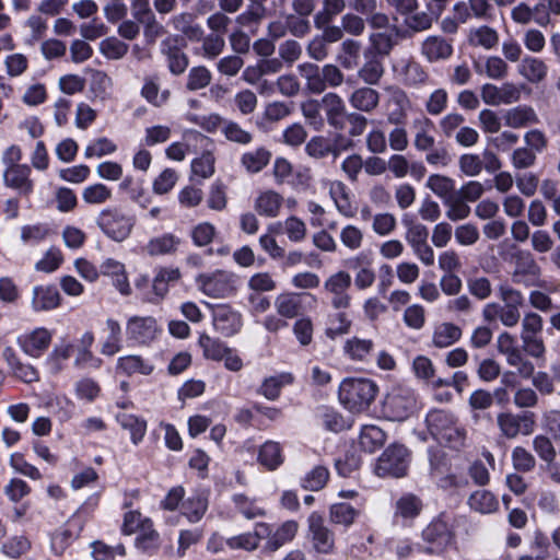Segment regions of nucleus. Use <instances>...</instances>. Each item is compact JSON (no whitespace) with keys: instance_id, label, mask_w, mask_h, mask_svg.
<instances>
[{"instance_id":"f257e3e1","label":"nucleus","mask_w":560,"mask_h":560,"mask_svg":"<svg viewBox=\"0 0 560 560\" xmlns=\"http://www.w3.org/2000/svg\"><path fill=\"white\" fill-rule=\"evenodd\" d=\"M377 385L368 378H345L339 385L340 402L351 412L365 411L377 394Z\"/></svg>"},{"instance_id":"6ab92c4d","label":"nucleus","mask_w":560,"mask_h":560,"mask_svg":"<svg viewBox=\"0 0 560 560\" xmlns=\"http://www.w3.org/2000/svg\"><path fill=\"white\" fill-rule=\"evenodd\" d=\"M213 326L225 337L236 334L241 326V315L226 305H219L213 311Z\"/></svg>"},{"instance_id":"09e8293b","label":"nucleus","mask_w":560,"mask_h":560,"mask_svg":"<svg viewBox=\"0 0 560 560\" xmlns=\"http://www.w3.org/2000/svg\"><path fill=\"white\" fill-rule=\"evenodd\" d=\"M270 152L265 148H258L244 153L241 158L242 165L249 173L260 172L270 161Z\"/></svg>"},{"instance_id":"4d7b16f0","label":"nucleus","mask_w":560,"mask_h":560,"mask_svg":"<svg viewBox=\"0 0 560 560\" xmlns=\"http://www.w3.org/2000/svg\"><path fill=\"white\" fill-rule=\"evenodd\" d=\"M232 500L236 510L247 520H254L265 515V510L258 506L254 499L245 494H234Z\"/></svg>"},{"instance_id":"5fc2aeb1","label":"nucleus","mask_w":560,"mask_h":560,"mask_svg":"<svg viewBox=\"0 0 560 560\" xmlns=\"http://www.w3.org/2000/svg\"><path fill=\"white\" fill-rule=\"evenodd\" d=\"M366 58L368 60L359 69L358 75L366 84H377L384 74V67L382 62L375 58V56H372L371 58L368 56Z\"/></svg>"},{"instance_id":"423d86ee","label":"nucleus","mask_w":560,"mask_h":560,"mask_svg":"<svg viewBox=\"0 0 560 560\" xmlns=\"http://www.w3.org/2000/svg\"><path fill=\"white\" fill-rule=\"evenodd\" d=\"M497 425L501 436L508 440H514L520 434L528 436L534 433L536 428L535 415L532 412H500L497 416Z\"/></svg>"},{"instance_id":"4468645a","label":"nucleus","mask_w":560,"mask_h":560,"mask_svg":"<svg viewBox=\"0 0 560 560\" xmlns=\"http://www.w3.org/2000/svg\"><path fill=\"white\" fill-rule=\"evenodd\" d=\"M453 52L452 40L442 35H429L420 44V54L430 63L445 61Z\"/></svg>"},{"instance_id":"338daca9","label":"nucleus","mask_w":560,"mask_h":560,"mask_svg":"<svg viewBox=\"0 0 560 560\" xmlns=\"http://www.w3.org/2000/svg\"><path fill=\"white\" fill-rule=\"evenodd\" d=\"M101 52L113 60L121 59L129 50V46L117 37H107L100 43Z\"/></svg>"},{"instance_id":"ddd939ff","label":"nucleus","mask_w":560,"mask_h":560,"mask_svg":"<svg viewBox=\"0 0 560 560\" xmlns=\"http://www.w3.org/2000/svg\"><path fill=\"white\" fill-rule=\"evenodd\" d=\"M522 86L505 82L498 86L486 83L481 86V98L487 105L499 106L516 103L521 98Z\"/></svg>"},{"instance_id":"9b49d317","label":"nucleus","mask_w":560,"mask_h":560,"mask_svg":"<svg viewBox=\"0 0 560 560\" xmlns=\"http://www.w3.org/2000/svg\"><path fill=\"white\" fill-rule=\"evenodd\" d=\"M308 536L314 549L324 555H329L335 549V535L326 525L324 517L313 512L307 518Z\"/></svg>"},{"instance_id":"2f4dec72","label":"nucleus","mask_w":560,"mask_h":560,"mask_svg":"<svg viewBox=\"0 0 560 560\" xmlns=\"http://www.w3.org/2000/svg\"><path fill=\"white\" fill-rule=\"evenodd\" d=\"M343 353L353 361H366L374 350V341L369 338L353 336L343 343Z\"/></svg>"},{"instance_id":"7ed1b4c3","label":"nucleus","mask_w":560,"mask_h":560,"mask_svg":"<svg viewBox=\"0 0 560 560\" xmlns=\"http://www.w3.org/2000/svg\"><path fill=\"white\" fill-rule=\"evenodd\" d=\"M422 540L425 544L423 551L440 556L455 544L454 526L445 515L434 517L422 530Z\"/></svg>"},{"instance_id":"603ef678","label":"nucleus","mask_w":560,"mask_h":560,"mask_svg":"<svg viewBox=\"0 0 560 560\" xmlns=\"http://www.w3.org/2000/svg\"><path fill=\"white\" fill-rule=\"evenodd\" d=\"M183 514L190 523L199 522L208 509V501L205 497L197 494L188 498L182 505Z\"/></svg>"},{"instance_id":"1a4fd4ad","label":"nucleus","mask_w":560,"mask_h":560,"mask_svg":"<svg viewBox=\"0 0 560 560\" xmlns=\"http://www.w3.org/2000/svg\"><path fill=\"white\" fill-rule=\"evenodd\" d=\"M416 405L413 390L398 387L387 395L384 402V415L392 421H404L415 412Z\"/></svg>"},{"instance_id":"a878e982","label":"nucleus","mask_w":560,"mask_h":560,"mask_svg":"<svg viewBox=\"0 0 560 560\" xmlns=\"http://www.w3.org/2000/svg\"><path fill=\"white\" fill-rule=\"evenodd\" d=\"M395 32L396 27L393 26L389 31L372 32L369 36L370 47L365 51V57L372 56H388L395 46Z\"/></svg>"},{"instance_id":"2eb2a0df","label":"nucleus","mask_w":560,"mask_h":560,"mask_svg":"<svg viewBox=\"0 0 560 560\" xmlns=\"http://www.w3.org/2000/svg\"><path fill=\"white\" fill-rule=\"evenodd\" d=\"M52 332L45 327H37L20 336L18 343L27 355L39 358L50 346Z\"/></svg>"},{"instance_id":"39448f33","label":"nucleus","mask_w":560,"mask_h":560,"mask_svg":"<svg viewBox=\"0 0 560 560\" xmlns=\"http://www.w3.org/2000/svg\"><path fill=\"white\" fill-rule=\"evenodd\" d=\"M498 296L502 301L499 322L506 328L517 326L522 318L521 310L525 305L524 294L510 284L501 283L498 287Z\"/></svg>"},{"instance_id":"a18cd8bd","label":"nucleus","mask_w":560,"mask_h":560,"mask_svg":"<svg viewBox=\"0 0 560 560\" xmlns=\"http://www.w3.org/2000/svg\"><path fill=\"white\" fill-rule=\"evenodd\" d=\"M346 8V0H323L322 9L314 16V24L320 28L332 21Z\"/></svg>"},{"instance_id":"5701e85b","label":"nucleus","mask_w":560,"mask_h":560,"mask_svg":"<svg viewBox=\"0 0 560 560\" xmlns=\"http://www.w3.org/2000/svg\"><path fill=\"white\" fill-rule=\"evenodd\" d=\"M503 120L506 127L513 129L525 128L539 121L534 108L527 105L509 108L503 114Z\"/></svg>"},{"instance_id":"13d9d810","label":"nucleus","mask_w":560,"mask_h":560,"mask_svg":"<svg viewBox=\"0 0 560 560\" xmlns=\"http://www.w3.org/2000/svg\"><path fill=\"white\" fill-rule=\"evenodd\" d=\"M508 365L516 369L517 375L523 380H529L534 372V363L522 352V349L505 358Z\"/></svg>"},{"instance_id":"3c124183","label":"nucleus","mask_w":560,"mask_h":560,"mask_svg":"<svg viewBox=\"0 0 560 560\" xmlns=\"http://www.w3.org/2000/svg\"><path fill=\"white\" fill-rule=\"evenodd\" d=\"M425 186L438 197L450 199L455 189V182L445 175L433 174L428 177Z\"/></svg>"},{"instance_id":"c85d7f7f","label":"nucleus","mask_w":560,"mask_h":560,"mask_svg":"<svg viewBox=\"0 0 560 560\" xmlns=\"http://www.w3.org/2000/svg\"><path fill=\"white\" fill-rule=\"evenodd\" d=\"M463 335L462 328L454 323L438 324L432 332V345L435 348H447L457 342Z\"/></svg>"},{"instance_id":"49530a36","label":"nucleus","mask_w":560,"mask_h":560,"mask_svg":"<svg viewBox=\"0 0 560 560\" xmlns=\"http://www.w3.org/2000/svg\"><path fill=\"white\" fill-rule=\"evenodd\" d=\"M469 506L482 514L497 511L499 503L495 497L488 490H477L468 499Z\"/></svg>"},{"instance_id":"69168bd1","label":"nucleus","mask_w":560,"mask_h":560,"mask_svg":"<svg viewBox=\"0 0 560 560\" xmlns=\"http://www.w3.org/2000/svg\"><path fill=\"white\" fill-rule=\"evenodd\" d=\"M211 72L205 66L192 67L187 75L186 89L198 91L208 86L211 82Z\"/></svg>"},{"instance_id":"f3484780","label":"nucleus","mask_w":560,"mask_h":560,"mask_svg":"<svg viewBox=\"0 0 560 560\" xmlns=\"http://www.w3.org/2000/svg\"><path fill=\"white\" fill-rule=\"evenodd\" d=\"M304 298L316 300L315 295L302 292H282L275 298V308L277 314L285 319L298 317L302 312V302Z\"/></svg>"},{"instance_id":"4be33fe9","label":"nucleus","mask_w":560,"mask_h":560,"mask_svg":"<svg viewBox=\"0 0 560 560\" xmlns=\"http://www.w3.org/2000/svg\"><path fill=\"white\" fill-rule=\"evenodd\" d=\"M329 195L334 200L337 211L345 218L351 219L357 213V208L350 198V191L341 180L328 183Z\"/></svg>"},{"instance_id":"6e6552de","label":"nucleus","mask_w":560,"mask_h":560,"mask_svg":"<svg viewBox=\"0 0 560 560\" xmlns=\"http://www.w3.org/2000/svg\"><path fill=\"white\" fill-rule=\"evenodd\" d=\"M408 457V450L405 446L392 445L378 457L374 471L380 477H402L407 472Z\"/></svg>"},{"instance_id":"393cba45","label":"nucleus","mask_w":560,"mask_h":560,"mask_svg":"<svg viewBox=\"0 0 560 560\" xmlns=\"http://www.w3.org/2000/svg\"><path fill=\"white\" fill-rule=\"evenodd\" d=\"M60 300L61 296L54 285H37L33 289L32 307L35 312L57 308Z\"/></svg>"},{"instance_id":"0e129e2a","label":"nucleus","mask_w":560,"mask_h":560,"mask_svg":"<svg viewBox=\"0 0 560 560\" xmlns=\"http://www.w3.org/2000/svg\"><path fill=\"white\" fill-rule=\"evenodd\" d=\"M551 440V438L545 434H538L533 439L534 451L538 457L548 465L552 464L557 456V452Z\"/></svg>"},{"instance_id":"e433bc0d","label":"nucleus","mask_w":560,"mask_h":560,"mask_svg":"<svg viewBox=\"0 0 560 560\" xmlns=\"http://www.w3.org/2000/svg\"><path fill=\"white\" fill-rule=\"evenodd\" d=\"M360 51L361 43L352 38H347L340 44L336 60L342 68L352 70L358 66Z\"/></svg>"},{"instance_id":"f8f14e48","label":"nucleus","mask_w":560,"mask_h":560,"mask_svg":"<svg viewBox=\"0 0 560 560\" xmlns=\"http://www.w3.org/2000/svg\"><path fill=\"white\" fill-rule=\"evenodd\" d=\"M160 331L158 322L152 316H131L126 323L127 338L137 345H149Z\"/></svg>"},{"instance_id":"cd10ccee","label":"nucleus","mask_w":560,"mask_h":560,"mask_svg":"<svg viewBox=\"0 0 560 560\" xmlns=\"http://www.w3.org/2000/svg\"><path fill=\"white\" fill-rule=\"evenodd\" d=\"M72 345L66 341L57 343L44 361V368L50 375L59 374L72 353Z\"/></svg>"},{"instance_id":"f704fd0d","label":"nucleus","mask_w":560,"mask_h":560,"mask_svg":"<svg viewBox=\"0 0 560 560\" xmlns=\"http://www.w3.org/2000/svg\"><path fill=\"white\" fill-rule=\"evenodd\" d=\"M106 337L101 346V353L112 357L121 350V327L120 324L113 318L105 322Z\"/></svg>"},{"instance_id":"bb28decb","label":"nucleus","mask_w":560,"mask_h":560,"mask_svg":"<svg viewBox=\"0 0 560 560\" xmlns=\"http://www.w3.org/2000/svg\"><path fill=\"white\" fill-rule=\"evenodd\" d=\"M283 198L275 190L261 191L254 201V209L259 215L276 218L279 215Z\"/></svg>"},{"instance_id":"72a5a7b5","label":"nucleus","mask_w":560,"mask_h":560,"mask_svg":"<svg viewBox=\"0 0 560 560\" xmlns=\"http://www.w3.org/2000/svg\"><path fill=\"white\" fill-rule=\"evenodd\" d=\"M518 73L530 83H539L547 77L548 67L538 58L525 57L517 68Z\"/></svg>"},{"instance_id":"58836bf2","label":"nucleus","mask_w":560,"mask_h":560,"mask_svg":"<svg viewBox=\"0 0 560 560\" xmlns=\"http://www.w3.org/2000/svg\"><path fill=\"white\" fill-rule=\"evenodd\" d=\"M385 440V432L374 424L364 425L361 429L359 436L361 447L369 453H373L381 448L384 445Z\"/></svg>"},{"instance_id":"7c9ffc66","label":"nucleus","mask_w":560,"mask_h":560,"mask_svg":"<svg viewBox=\"0 0 560 560\" xmlns=\"http://www.w3.org/2000/svg\"><path fill=\"white\" fill-rule=\"evenodd\" d=\"M499 38L497 30L488 25H480L469 30L467 42L471 47H481L490 50L498 46Z\"/></svg>"},{"instance_id":"e2e57ef3","label":"nucleus","mask_w":560,"mask_h":560,"mask_svg":"<svg viewBox=\"0 0 560 560\" xmlns=\"http://www.w3.org/2000/svg\"><path fill=\"white\" fill-rule=\"evenodd\" d=\"M372 231L378 236H388L397 229V219L390 212H380L373 215Z\"/></svg>"},{"instance_id":"bf43d9fd","label":"nucleus","mask_w":560,"mask_h":560,"mask_svg":"<svg viewBox=\"0 0 560 560\" xmlns=\"http://www.w3.org/2000/svg\"><path fill=\"white\" fill-rule=\"evenodd\" d=\"M468 292L479 301H485L492 295V283L485 276H474L466 280Z\"/></svg>"},{"instance_id":"de8ad7c7","label":"nucleus","mask_w":560,"mask_h":560,"mask_svg":"<svg viewBox=\"0 0 560 560\" xmlns=\"http://www.w3.org/2000/svg\"><path fill=\"white\" fill-rule=\"evenodd\" d=\"M112 197V189L102 183L89 185L82 190V200L89 206L104 205Z\"/></svg>"},{"instance_id":"a211bd4d","label":"nucleus","mask_w":560,"mask_h":560,"mask_svg":"<svg viewBox=\"0 0 560 560\" xmlns=\"http://www.w3.org/2000/svg\"><path fill=\"white\" fill-rule=\"evenodd\" d=\"M269 534V525L267 523H257L255 525L254 532L243 533L226 539V546L232 550H245V551H254L256 550L260 541L266 538V535Z\"/></svg>"},{"instance_id":"ea45409f","label":"nucleus","mask_w":560,"mask_h":560,"mask_svg":"<svg viewBox=\"0 0 560 560\" xmlns=\"http://www.w3.org/2000/svg\"><path fill=\"white\" fill-rule=\"evenodd\" d=\"M258 462L268 470H275L282 462V450L278 442H265L258 453Z\"/></svg>"},{"instance_id":"20e7f679","label":"nucleus","mask_w":560,"mask_h":560,"mask_svg":"<svg viewBox=\"0 0 560 560\" xmlns=\"http://www.w3.org/2000/svg\"><path fill=\"white\" fill-rule=\"evenodd\" d=\"M96 224L108 238L122 242L131 234L135 218L120 207H107L97 214Z\"/></svg>"},{"instance_id":"a19ab883","label":"nucleus","mask_w":560,"mask_h":560,"mask_svg":"<svg viewBox=\"0 0 560 560\" xmlns=\"http://www.w3.org/2000/svg\"><path fill=\"white\" fill-rule=\"evenodd\" d=\"M117 370L128 375L135 373L149 375L153 371V365L140 355H125L118 359Z\"/></svg>"},{"instance_id":"b1692460","label":"nucleus","mask_w":560,"mask_h":560,"mask_svg":"<svg viewBox=\"0 0 560 560\" xmlns=\"http://www.w3.org/2000/svg\"><path fill=\"white\" fill-rule=\"evenodd\" d=\"M299 529V524L295 521H287L272 532L269 526V534L266 535L267 541L265 544V550L275 552L285 544L293 540Z\"/></svg>"},{"instance_id":"aec40b11","label":"nucleus","mask_w":560,"mask_h":560,"mask_svg":"<svg viewBox=\"0 0 560 560\" xmlns=\"http://www.w3.org/2000/svg\"><path fill=\"white\" fill-rule=\"evenodd\" d=\"M182 244V238L173 233H163L148 241L143 253L150 257L175 255Z\"/></svg>"},{"instance_id":"052dcab7","label":"nucleus","mask_w":560,"mask_h":560,"mask_svg":"<svg viewBox=\"0 0 560 560\" xmlns=\"http://www.w3.org/2000/svg\"><path fill=\"white\" fill-rule=\"evenodd\" d=\"M421 510V500L411 493L402 495L396 502V514L404 518H415L420 514Z\"/></svg>"},{"instance_id":"473e14b6","label":"nucleus","mask_w":560,"mask_h":560,"mask_svg":"<svg viewBox=\"0 0 560 560\" xmlns=\"http://www.w3.org/2000/svg\"><path fill=\"white\" fill-rule=\"evenodd\" d=\"M279 228L283 229V232L292 243H301L306 238V223L295 215L287 218L283 222H276L271 224L269 226V231L277 232Z\"/></svg>"},{"instance_id":"9d476101","label":"nucleus","mask_w":560,"mask_h":560,"mask_svg":"<svg viewBox=\"0 0 560 560\" xmlns=\"http://www.w3.org/2000/svg\"><path fill=\"white\" fill-rule=\"evenodd\" d=\"M352 278L348 271L339 270L330 275L324 281V292L330 298V305L334 310H346L351 304V295L349 289Z\"/></svg>"},{"instance_id":"864d4df0","label":"nucleus","mask_w":560,"mask_h":560,"mask_svg":"<svg viewBox=\"0 0 560 560\" xmlns=\"http://www.w3.org/2000/svg\"><path fill=\"white\" fill-rule=\"evenodd\" d=\"M340 243L349 250H359L364 242V232L354 224H347L340 230Z\"/></svg>"},{"instance_id":"79ce46f5","label":"nucleus","mask_w":560,"mask_h":560,"mask_svg":"<svg viewBox=\"0 0 560 560\" xmlns=\"http://www.w3.org/2000/svg\"><path fill=\"white\" fill-rule=\"evenodd\" d=\"M359 513V510L348 503H334L329 508V521L332 524L349 527L354 523Z\"/></svg>"},{"instance_id":"c9c22d12","label":"nucleus","mask_w":560,"mask_h":560,"mask_svg":"<svg viewBox=\"0 0 560 560\" xmlns=\"http://www.w3.org/2000/svg\"><path fill=\"white\" fill-rule=\"evenodd\" d=\"M119 425L130 433L131 442L138 445L144 438L147 432V421L127 412H119L116 416Z\"/></svg>"},{"instance_id":"0eeeda50","label":"nucleus","mask_w":560,"mask_h":560,"mask_svg":"<svg viewBox=\"0 0 560 560\" xmlns=\"http://www.w3.org/2000/svg\"><path fill=\"white\" fill-rule=\"evenodd\" d=\"M196 283L203 294L213 299L228 298L235 291L234 275L225 270L200 273Z\"/></svg>"},{"instance_id":"680f3d73","label":"nucleus","mask_w":560,"mask_h":560,"mask_svg":"<svg viewBox=\"0 0 560 560\" xmlns=\"http://www.w3.org/2000/svg\"><path fill=\"white\" fill-rule=\"evenodd\" d=\"M513 404L518 409H533L539 404L538 393L529 386H517L513 394Z\"/></svg>"},{"instance_id":"f03ea898","label":"nucleus","mask_w":560,"mask_h":560,"mask_svg":"<svg viewBox=\"0 0 560 560\" xmlns=\"http://www.w3.org/2000/svg\"><path fill=\"white\" fill-rule=\"evenodd\" d=\"M430 433L439 441L451 447H460L466 438V431L458 424L455 416L447 410H431L425 418Z\"/></svg>"},{"instance_id":"8fccbe9b","label":"nucleus","mask_w":560,"mask_h":560,"mask_svg":"<svg viewBox=\"0 0 560 560\" xmlns=\"http://www.w3.org/2000/svg\"><path fill=\"white\" fill-rule=\"evenodd\" d=\"M199 345L202 348L203 357L212 361H222L229 350L224 342L206 334L199 337Z\"/></svg>"},{"instance_id":"412c9836","label":"nucleus","mask_w":560,"mask_h":560,"mask_svg":"<svg viewBox=\"0 0 560 560\" xmlns=\"http://www.w3.org/2000/svg\"><path fill=\"white\" fill-rule=\"evenodd\" d=\"M161 52L166 58L167 68L172 74L180 75L188 68V56L176 45L175 39H164L161 43Z\"/></svg>"},{"instance_id":"37998d69","label":"nucleus","mask_w":560,"mask_h":560,"mask_svg":"<svg viewBox=\"0 0 560 560\" xmlns=\"http://www.w3.org/2000/svg\"><path fill=\"white\" fill-rule=\"evenodd\" d=\"M293 382L291 373H281L275 376L265 378L262 382L259 393L269 400H276L284 385H289Z\"/></svg>"},{"instance_id":"6e6d98bb","label":"nucleus","mask_w":560,"mask_h":560,"mask_svg":"<svg viewBox=\"0 0 560 560\" xmlns=\"http://www.w3.org/2000/svg\"><path fill=\"white\" fill-rule=\"evenodd\" d=\"M3 65L9 78H19L27 71L30 61L26 55L12 52L4 57Z\"/></svg>"},{"instance_id":"4c0bfd02","label":"nucleus","mask_w":560,"mask_h":560,"mask_svg":"<svg viewBox=\"0 0 560 560\" xmlns=\"http://www.w3.org/2000/svg\"><path fill=\"white\" fill-rule=\"evenodd\" d=\"M319 102L325 109L328 124L339 127L346 110L342 98L336 93H327Z\"/></svg>"},{"instance_id":"c03bdc74","label":"nucleus","mask_w":560,"mask_h":560,"mask_svg":"<svg viewBox=\"0 0 560 560\" xmlns=\"http://www.w3.org/2000/svg\"><path fill=\"white\" fill-rule=\"evenodd\" d=\"M135 545L143 552H154L160 547V535L154 529L152 522H145L144 528L137 533Z\"/></svg>"},{"instance_id":"c756f323","label":"nucleus","mask_w":560,"mask_h":560,"mask_svg":"<svg viewBox=\"0 0 560 560\" xmlns=\"http://www.w3.org/2000/svg\"><path fill=\"white\" fill-rule=\"evenodd\" d=\"M349 103L357 110L371 113L380 104V93L372 88L362 86L351 93Z\"/></svg>"},{"instance_id":"dca6fc26","label":"nucleus","mask_w":560,"mask_h":560,"mask_svg":"<svg viewBox=\"0 0 560 560\" xmlns=\"http://www.w3.org/2000/svg\"><path fill=\"white\" fill-rule=\"evenodd\" d=\"M32 170L27 164L4 167L2 179L7 187L16 190L20 195L28 196L34 190V180L31 178Z\"/></svg>"},{"instance_id":"774afa93","label":"nucleus","mask_w":560,"mask_h":560,"mask_svg":"<svg viewBox=\"0 0 560 560\" xmlns=\"http://www.w3.org/2000/svg\"><path fill=\"white\" fill-rule=\"evenodd\" d=\"M541 427L549 438L556 443H560V410L550 409L541 416Z\"/></svg>"}]
</instances>
